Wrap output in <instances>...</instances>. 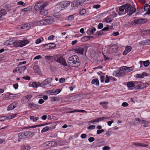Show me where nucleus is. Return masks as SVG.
Instances as JSON below:
<instances>
[{"instance_id":"nucleus-1","label":"nucleus","mask_w":150,"mask_h":150,"mask_svg":"<svg viewBox=\"0 0 150 150\" xmlns=\"http://www.w3.org/2000/svg\"><path fill=\"white\" fill-rule=\"evenodd\" d=\"M116 11L118 12L119 15H124L126 13H128V15L130 16L135 11V9L133 7H131L129 4H126L120 6L119 8L116 7Z\"/></svg>"},{"instance_id":"nucleus-2","label":"nucleus","mask_w":150,"mask_h":150,"mask_svg":"<svg viewBox=\"0 0 150 150\" xmlns=\"http://www.w3.org/2000/svg\"><path fill=\"white\" fill-rule=\"evenodd\" d=\"M68 64L70 66L77 67L80 65L79 59L76 56H73L70 57L67 60Z\"/></svg>"},{"instance_id":"nucleus-3","label":"nucleus","mask_w":150,"mask_h":150,"mask_svg":"<svg viewBox=\"0 0 150 150\" xmlns=\"http://www.w3.org/2000/svg\"><path fill=\"white\" fill-rule=\"evenodd\" d=\"M70 1H64L58 3L55 6L56 8L58 11L63 10L67 7L70 4Z\"/></svg>"},{"instance_id":"nucleus-4","label":"nucleus","mask_w":150,"mask_h":150,"mask_svg":"<svg viewBox=\"0 0 150 150\" xmlns=\"http://www.w3.org/2000/svg\"><path fill=\"white\" fill-rule=\"evenodd\" d=\"M54 22L53 18L52 17H46L45 19L42 20L40 21V23L41 25H49Z\"/></svg>"},{"instance_id":"nucleus-5","label":"nucleus","mask_w":150,"mask_h":150,"mask_svg":"<svg viewBox=\"0 0 150 150\" xmlns=\"http://www.w3.org/2000/svg\"><path fill=\"white\" fill-rule=\"evenodd\" d=\"M54 59L56 62L59 63L60 64L68 67L66 61L60 55H57L55 57Z\"/></svg>"},{"instance_id":"nucleus-6","label":"nucleus","mask_w":150,"mask_h":150,"mask_svg":"<svg viewBox=\"0 0 150 150\" xmlns=\"http://www.w3.org/2000/svg\"><path fill=\"white\" fill-rule=\"evenodd\" d=\"M146 22V19L143 18H137L133 21L132 23V25H135L136 24H140L145 23Z\"/></svg>"},{"instance_id":"nucleus-7","label":"nucleus","mask_w":150,"mask_h":150,"mask_svg":"<svg viewBox=\"0 0 150 150\" xmlns=\"http://www.w3.org/2000/svg\"><path fill=\"white\" fill-rule=\"evenodd\" d=\"M125 75V72L122 69V68L119 70H117L114 71L113 73V75L115 76H121Z\"/></svg>"},{"instance_id":"nucleus-8","label":"nucleus","mask_w":150,"mask_h":150,"mask_svg":"<svg viewBox=\"0 0 150 150\" xmlns=\"http://www.w3.org/2000/svg\"><path fill=\"white\" fill-rule=\"evenodd\" d=\"M61 91V90L54 89L47 91L46 93L51 95H56L59 93Z\"/></svg>"},{"instance_id":"nucleus-9","label":"nucleus","mask_w":150,"mask_h":150,"mask_svg":"<svg viewBox=\"0 0 150 150\" xmlns=\"http://www.w3.org/2000/svg\"><path fill=\"white\" fill-rule=\"evenodd\" d=\"M47 5V3H44V5H43L41 8L40 11V13L41 15L44 16H46L48 15V10L45 8Z\"/></svg>"},{"instance_id":"nucleus-10","label":"nucleus","mask_w":150,"mask_h":150,"mask_svg":"<svg viewBox=\"0 0 150 150\" xmlns=\"http://www.w3.org/2000/svg\"><path fill=\"white\" fill-rule=\"evenodd\" d=\"M117 51V49L116 47L113 45L108 47L107 50V52L108 54L116 53Z\"/></svg>"},{"instance_id":"nucleus-11","label":"nucleus","mask_w":150,"mask_h":150,"mask_svg":"<svg viewBox=\"0 0 150 150\" xmlns=\"http://www.w3.org/2000/svg\"><path fill=\"white\" fill-rule=\"evenodd\" d=\"M32 96L28 95L23 97L21 99V102L23 103H25L28 102L32 98Z\"/></svg>"},{"instance_id":"nucleus-12","label":"nucleus","mask_w":150,"mask_h":150,"mask_svg":"<svg viewBox=\"0 0 150 150\" xmlns=\"http://www.w3.org/2000/svg\"><path fill=\"white\" fill-rule=\"evenodd\" d=\"M44 5V4L39 1L36 3L35 5V9L36 11H38L42 6Z\"/></svg>"},{"instance_id":"nucleus-13","label":"nucleus","mask_w":150,"mask_h":150,"mask_svg":"<svg viewBox=\"0 0 150 150\" xmlns=\"http://www.w3.org/2000/svg\"><path fill=\"white\" fill-rule=\"evenodd\" d=\"M52 80V78H47L44 80L42 82V85L43 86H47L50 83Z\"/></svg>"},{"instance_id":"nucleus-14","label":"nucleus","mask_w":150,"mask_h":150,"mask_svg":"<svg viewBox=\"0 0 150 150\" xmlns=\"http://www.w3.org/2000/svg\"><path fill=\"white\" fill-rule=\"evenodd\" d=\"M33 27V25L32 23L24 24L22 27V29H25L26 30H29L31 28Z\"/></svg>"},{"instance_id":"nucleus-15","label":"nucleus","mask_w":150,"mask_h":150,"mask_svg":"<svg viewBox=\"0 0 150 150\" xmlns=\"http://www.w3.org/2000/svg\"><path fill=\"white\" fill-rule=\"evenodd\" d=\"M8 10L4 8L0 10V18H2L3 16H4L7 13Z\"/></svg>"},{"instance_id":"nucleus-16","label":"nucleus","mask_w":150,"mask_h":150,"mask_svg":"<svg viewBox=\"0 0 150 150\" xmlns=\"http://www.w3.org/2000/svg\"><path fill=\"white\" fill-rule=\"evenodd\" d=\"M146 76H148L147 73L146 72H144L142 73L141 74H136L135 75V77L139 79H142Z\"/></svg>"},{"instance_id":"nucleus-17","label":"nucleus","mask_w":150,"mask_h":150,"mask_svg":"<svg viewBox=\"0 0 150 150\" xmlns=\"http://www.w3.org/2000/svg\"><path fill=\"white\" fill-rule=\"evenodd\" d=\"M80 2L79 0H74L71 3V6L73 7H75L78 6L80 4Z\"/></svg>"},{"instance_id":"nucleus-18","label":"nucleus","mask_w":150,"mask_h":150,"mask_svg":"<svg viewBox=\"0 0 150 150\" xmlns=\"http://www.w3.org/2000/svg\"><path fill=\"white\" fill-rule=\"evenodd\" d=\"M122 70L125 72V71L127 72H129L132 71L134 69L132 67H127L126 66L123 67L122 68Z\"/></svg>"},{"instance_id":"nucleus-19","label":"nucleus","mask_w":150,"mask_h":150,"mask_svg":"<svg viewBox=\"0 0 150 150\" xmlns=\"http://www.w3.org/2000/svg\"><path fill=\"white\" fill-rule=\"evenodd\" d=\"M28 107L30 108H38L39 107V105L38 104H35L33 103H29Z\"/></svg>"},{"instance_id":"nucleus-20","label":"nucleus","mask_w":150,"mask_h":150,"mask_svg":"<svg viewBox=\"0 0 150 150\" xmlns=\"http://www.w3.org/2000/svg\"><path fill=\"white\" fill-rule=\"evenodd\" d=\"M131 47L129 46H127L125 48V50L123 51V55H126L129 52L131 51Z\"/></svg>"},{"instance_id":"nucleus-21","label":"nucleus","mask_w":150,"mask_h":150,"mask_svg":"<svg viewBox=\"0 0 150 150\" xmlns=\"http://www.w3.org/2000/svg\"><path fill=\"white\" fill-rule=\"evenodd\" d=\"M150 44V41L149 39L146 40H143L139 42V44L140 45H148Z\"/></svg>"},{"instance_id":"nucleus-22","label":"nucleus","mask_w":150,"mask_h":150,"mask_svg":"<svg viewBox=\"0 0 150 150\" xmlns=\"http://www.w3.org/2000/svg\"><path fill=\"white\" fill-rule=\"evenodd\" d=\"M84 49L81 47H78L74 50V52L76 53L82 54Z\"/></svg>"},{"instance_id":"nucleus-23","label":"nucleus","mask_w":150,"mask_h":150,"mask_svg":"<svg viewBox=\"0 0 150 150\" xmlns=\"http://www.w3.org/2000/svg\"><path fill=\"white\" fill-rule=\"evenodd\" d=\"M20 47H22L26 45L29 43V41L27 40H20Z\"/></svg>"},{"instance_id":"nucleus-24","label":"nucleus","mask_w":150,"mask_h":150,"mask_svg":"<svg viewBox=\"0 0 150 150\" xmlns=\"http://www.w3.org/2000/svg\"><path fill=\"white\" fill-rule=\"evenodd\" d=\"M18 137L20 139H24L26 138L24 132L19 133L18 134Z\"/></svg>"},{"instance_id":"nucleus-25","label":"nucleus","mask_w":150,"mask_h":150,"mask_svg":"<svg viewBox=\"0 0 150 150\" xmlns=\"http://www.w3.org/2000/svg\"><path fill=\"white\" fill-rule=\"evenodd\" d=\"M16 107V103H13L8 106L7 109L8 110H10L15 108Z\"/></svg>"},{"instance_id":"nucleus-26","label":"nucleus","mask_w":150,"mask_h":150,"mask_svg":"<svg viewBox=\"0 0 150 150\" xmlns=\"http://www.w3.org/2000/svg\"><path fill=\"white\" fill-rule=\"evenodd\" d=\"M18 71L21 73H23L26 69V67L25 66H24L22 67H18Z\"/></svg>"},{"instance_id":"nucleus-27","label":"nucleus","mask_w":150,"mask_h":150,"mask_svg":"<svg viewBox=\"0 0 150 150\" xmlns=\"http://www.w3.org/2000/svg\"><path fill=\"white\" fill-rule=\"evenodd\" d=\"M79 13L81 15H84V14H85L86 15H87L88 14V13L86 11V10L83 8L81 9L79 11Z\"/></svg>"},{"instance_id":"nucleus-28","label":"nucleus","mask_w":150,"mask_h":150,"mask_svg":"<svg viewBox=\"0 0 150 150\" xmlns=\"http://www.w3.org/2000/svg\"><path fill=\"white\" fill-rule=\"evenodd\" d=\"M46 47L47 46L48 49H52L55 47V44L53 43H51L45 45V46Z\"/></svg>"},{"instance_id":"nucleus-29","label":"nucleus","mask_w":150,"mask_h":150,"mask_svg":"<svg viewBox=\"0 0 150 150\" xmlns=\"http://www.w3.org/2000/svg\"><path fill=\"white\" fill-rule=\"evenodd\" d=\"M139 62L141 65L142 64V63H143L144 66L145 67H147L150 64L149 61V60H147L145 61H139Z\"/></svg>"},{"instance_id":"nucleus-30","label":"nucleus","mask_w":150,"mask_h":150,"mask_svg":"<svg viewBox=\"0 0 150 150\" xmlns=\"http://www.w3.org/2000/svg\"><path fill=\"white\" fill-rule=\"evenodd\" d=\"M148 123L149 122L146 120H142L141 121L142 125L145 127H147L148 126Z\"/></svg>"},{"instance_id":"nucleus-31","label":"nucleus","mask_w":150,"mask_h":150,"mask_svg":"<svg viewBox=\"0 0 150 150\" xmlns=\"http://www.w3.org/2000/svg\"><path fill=\"white\" fill-rule=\"evenodd\" d=\"M12 44L16 47H20V40L12 42Z\"/></svg>"},{"instance_id":"nucleus-32","label":"nucleus","mask_w":150,"mask_h":150,"mask_svg":"<svg viewBox=\"0 0 150 150\" xmlns=\"http://www.w3.org/2000/svg\"><path fill=\"white\" fill-rule=\"evenodd\" d=\"M108 104V102L107 101L101 102L100 103V105H103V107L104 108H107V105Z\"/></svg>"},{"instance_id":"nucleus-33","label":"nucleus","mask_w":150,"mask_h":150,"mask_svg":"<svg viewBox=\"0 0 150 150\" xmlns=\"http://www.w3.org/2000/svg\"><path fill=\"white\" fill-rule=\"evenodd\" d=\"M30 147L27 145H24L21 147L22 150H30Z\"/></svg>"},{"instance_id":"nucleus-34","label":"nucleus","mask_w":150,"mask_h":150,"mask_svg":"<svg viewBox=\"0 0 150 150\" xmlns=\"http://www.w3.org/2000/svg\"><path fill=\"white\" fill-rule=\"evenodd\" d=\"M92 36H87L82 37L81 39V40L82 42H85L89 40L91 37Z\"/></svg>"},{"instance_id":"nucleus-35","label":"nucleus","mask_w":150,"mask_h":150,"mask_svg":"<svg viewBox=\"0 0 150 150\" xmlns=\"http://www.w3.org/2000/svg\"><path fill=\"white\" fill-rule=\"evenodd\" d=\"M91 83L92 84H94L95 83L97 86H98L99 85V81L98 79H95L92 80Z\"/></svg>"},{"instance_id":"nucleus-36","label":"nucleus","mask_w":150,"mask_h":150,"mask_svg":"<svg viewBox=\"0 0 150 150\" xmlns=\"http://www.w3.org/2000/svg\"><path fill=\"white\" fill-rule=\"evenodd\" d=\"M108 118L109 117H103L96 119V120L97 121V122H98L100 121L103 120H105Z\"/></svg>"},{"instance_id":"nucleus-37","label":"nucleus","mask_w":150,"mask_h":150,"mask_svg":"<svg viewBox=\"0 0 150 150\" xmlns=\"http://www.w3.org/2000/svg\"><path fill=\"white\" fill-rule=\"evenodd\" d=\"M33 125L31 126H30L28 127H26L25 128L28 129V128H35L39 127H41L43 126L44 125Z\"/></svg>"},{"instance_id":"nucleus-38","label":"nucleus","mask_w":150,"mask_h":150,"mask_svg":"<svg viewBox=\"0 0 150 150\" xmlns=\"http://www.w3.org/2000/svg\"><path fill=\"white\" fill-rule=\"evenodd\" d=\"M30 119L31 120H32L34 122H36L38 120L39 117H35L33 116H30Z\"/></svg>"},{"instance_id":"nucleus-39","label":"nucleus","mask_w":150,"mask_h":150,"mask_svg":"<svg viewBox=\"0 0 150 150\" xmlns=\"http://www.w3.org/2000/svg\"><path fill=\"white\" fill-rule=\"evenodd\" d=\"M34 70L35 72L37 73H39L40 72V69L38 66L35 65L33 67Z\"/></svg>"},{"instance_id":"nucleus-40","label":"nucleus","mask_w":150,"mask_h":150,"mask_svg":"<svg viewBox=\"0 0 150 150\" xmlns=\"http://www.w3.org/2000/svg\"><path fill=\"white\" fill-rule=\"evenodd\" d=\"M24 132L26 138L27 137H30L32 134V133L30 132Z\"/></svg>"},{"instance_id":"nucleus-41","label":"nucleus","mask_w":150,"mask_h":150,"mask_svg":"<svg viewBox=\"0 0 150 150\" xmlns=\"http://www.w3.org/2000/svg\"><path fill=\"white\" fill-rule=\"evenodd\" d=\"M134 86V83L132 82H128L127 83V86L129 88L133 87Z\"/></svg>"},{"instance_id":"nucleus-42","label":"nucleus","mask_w":150,"mask_h":150,"mask_svg":"<svg viewBox=\"0 0 150 150\" xmlns=\"http://www.w3.org/2000/svg\"><path fill=\"white\" fill-rule=\"evenodd\" d=\"M17 115L16 114H14L11 115H10L8 116H7L8 120H9L13 118H14L16 117Z\"/></svg>"},{"instance_id":"nucleus-43","label":"nucleus","mask_w":150,"mask_h":150,"mask_svg":"<svg viewBox=\"0 0 150 150\" xmlns=\"http://www.w3.org/2000/svg\"><path fill=\"white\" fill-rule=\"evenodd\" d=\"M49 129V127L48 126H46L41 131V132L42 133L44 132H47Z\"/></svg>"},{"instance_id":"nucleus-44","label":"nucleus","mask_w":150,"mask_h":150,"mask_svg":"<svg viewBox=\"0 0 150 150\" xmlns=\"http://www.w3.org/2000/svg\"><path fill=\"white\" fill-rule=\"evenodd\" d=\"M45 146H48L49 147H51L52 146V142L48 141L46 142L45 143Z\"/></svg>"},{"instance_id":"nucleus-45","label":"nucleus","mask_w":150,"mask_h":150,"mask_svg":"<svg viewBox=\"0 0 150 150\" xmlns=\"http://www.w3.org/2000/svg\"><path fill=\"white\" fill-rule=\"evenodd\" d=\"M8 120L7 116H2L0 117V121Z\"/></svg>"},{"instance_id":"nucleus-46","label":"nucleus","mask_w":150,"mask_h":150,"mask_svg":"<svg viewBox=\"0 0 150 150\" xmlns=\"http://www.w3.org/2000/svg\"><path fill=\"white\" fill-rule=\"evenodd\" d=\"M17 5H21L23 6H24L25 5V4L22 1H19L17 2Z\"/></svg>"},{"instance_id":"nucleus-47","label":"nucleus","mask_w":150,"mask_h":150,"mask_svg":"<svg viewBox=\"0 0 150 150\" xmlns=\"http://www.w3.org/2000/svg\"><path fill=\"white\" fill-rule=\"evenodd\" d=\"M110 80V77L108 76L107 75H106L105 76V83H108L109 82Z\"/></svg>"},{"instance_id":"nucleus-48","label":"nucleus","mask_w":150,"mask_h":150,"mask_svg":"<svg viewBox=\"0 0 150 150\" xmlns=\"http://www.w3.org/2000/svg\"><path fill=\"white\" fill-rule=\"evenodd\" d=\"M16 94H13L12 93H11L8 96V98L10 99H13L14 97H16Z\"/></svg>"},{"instance_id":"nucleus-49","label":"nucleus","mask_w":150,"mask_h":150,"mask_svg":"<svg viewBox=\"0 0 150 150\" xmlns=\"http://www.w3.org/2000/svg\"><path fill=\"white\" fill-rule=\"evenodd\" d=\"M150 6L149 4H146L144 7V10L145 11H146L147 10H148Z\"/></svg>"},{"instance_id":"nucleus-50","label":"nucleus","mask_w":150,"mask_h":150,"mask_svg":"<svg viewBox=\"0 0 150 150\" xmlns=\"http://www.w3.org/2000/svg\"><path fill=\"white\" fill-rule=\"evenodd\" d=\"M43 38H38V39L35 41V43L36 44H38L40 43H41L42 41L43 40Z\"/></svg>"},{"instance_id":"nucleus-51","label":"nucleus","mask_w":150,"mask_h":150,"mask_svg":"<svg viewBox=\"0 0 150 150\" xmlns=\"http://www.w3.org/2000/svg\"><path fill=\"white\" fill-rule=\"evenodd\" d=\"M12 42H10L9 40H7L4 43V45H12Z\"/></svg>"},{"instance_id":"nucleus-52","label":"nucleus","mask_w":150,"mask_h":150,"mask_svg":"<svg viewBox=\"0 0 150 150\" xmlns=\"http://www.w3.org/2000/svg\"><path fill=\"white\" fill-rule=\"evenodd\" d=\"M100 80L101 82L103 83L105 82V78L104 76H100Z\"/></svg>"},{"instance_id":"nucleus-53","label":"nucleus","mask_w":150,"mask_h":150,"mask_svg":"<svg viewBox=\"0 0 150 150\" xmlns=\"http://www.w3.org/2000/svg\"><path fill=\"white\" fill-rule=\"evenodd\" d=\"M95 128V126L94 125H91V126H89L88 127H87V129H94Z\"/></svg>"},{"instance_id":"nucleus-54","label":"nucleus","mask_w":150,"mask_h":150,"mask_svg":"<svg viewBox=\"0 0 150 150\" xmlns=\"http://www.w3.org/2000/svg\"><path fill=\"white\" fill-rule=\"evenodd\" d=\"M100 5L99 4L95 5L93 6V8L98 9L100 8Z\"/></svg>"},{"instance_id":"nucleus-55","label":"nucleus","mask_w":150,"mask_h":150,"mask_svg":"<svg viewBox=\"0 0 150 150\" xmlns=\"http://www.w3.org/2000/svg\"><path fill=\"white\" fill-rule=\"evenodd\" d=\"M104 130L103 129L101 130H98L97 131L96 133L97 134H100V133L103 132Z\"/></svg>"},{"instance_id":"nucleus-56","label":"nucleus","mask_w":150,"mask_h":150,"mask_svg":"<svg viewBox=\"0 0 150 150\" xmlns=\"http://www.w3.org/2000/svg\"><path fill=\"white\" fill-rule=\"evenodd\" d=\"M42 58V57L40 55H37L33 59L34 60L39 59H41Z\"/></svg>"},{"instance_id":"nucleus-57","label":"nucleus","mask_w":150,"mask_h":150,"mask_svg":"<svg viewBox=\"0 0 150 150\" xmlns=\"http://www.w3.org/2000/svg\"><path fill=\"white\" fill-rule=\"evenodd\" d=\"M88 140L90 142H92L95 140V139L93 137H90L88 138Z\"/></svg>"},{"instance_id":"nucleus-58","label":"nucleus","mask_w":150,"mask_h":150,"mask_svg":"<svg viewBox=\"0 0 150 150\" xmlns=\"http://www.w3.org/2000/svg\"><path fill=\"white\" fill-rule=\"evenodd\" d=\"M96 31V29L95 28H92L91 30H90V34H93L95 31Z\"/></svg>"},{"instance_id":"nucleus-59","label":"nucleus","mask_w":150,"mask_h":150,"mask_svg":"<svg viewBox=\"0 0 150 150\" xmlns=\"http://www.w3.org/2000/svg\"><path fill=\"white\" fill-rule=\"evenodd\" d=\"M139 88L140 89H143L145 88V87L144 86V83L139 84Z\"/></svg>"},{"instance_id":"nucleus-60","label":"nucleus","mask_w":150,"mask_h":150,"mask_svg":"<svg viewBox=\"0 0 150 150\" xmlns=\"http://www.w3.org/2000/svg\"><path fill=\"white\" fill-rule=\"evenodd\" d=\"M110 149V147L107 146H104L102 148L103 150H109Z\"/></svg>"},{"instance_id":"nucleus-61","label":"nucleus","mask_w":150,"mask_h":150,"mask_svg":"<svg viewBox=\"0 0 150 150\" xmlns=\"http://www.w3.org/2000/svg\"><path fill=\"white\" fill-rule=\"evenodd\" d=\"M54 38V36L53 35H52L48 37V39L49 40H53Z\"/></svg>"},{"instance_id":"nucleus-62","label":"nucleus","mask_w":150,"mask_h":150,"mask_svg":"<svg viewBox=\"0 0 150 150\" xmlns=\"http://www.w3.org/2000/svg\"><path fill=\"white\" fill-rule=\"evenodd\" d=\"M13 86L15 89H17L18 88V83L14 84L13 85Z\"/></svg>"},{"instance_id":"nucleus-63","label":"nucleus","mask_w":150,"mask_h":150,"mask_svg":"<svg viewBox=\"0 0 150 150\" xmlns=\"http://www.w3.org/2000/svg\"><path fill=\"white\" fill-rule=\"evenodd\" d=\"M129 105L128 103L126 102H123L122 105L123 107H126L128 106Z\"/></svg>"},{"instance_id":"nucleus-64","label":"nucleus","mask_w":150,"mask_h":150,"mask_svg":"<svg viewBox=\"0 0 150 150\" xmlns=\"http://www.w3.org/2000/svg\"><path fill=\"white\" fill-rule=\"evenodd\" d=\"M65 80L64 78H61L59 80V82L60 83H62L65 82Z\"/></svg>"}]
</instances>
